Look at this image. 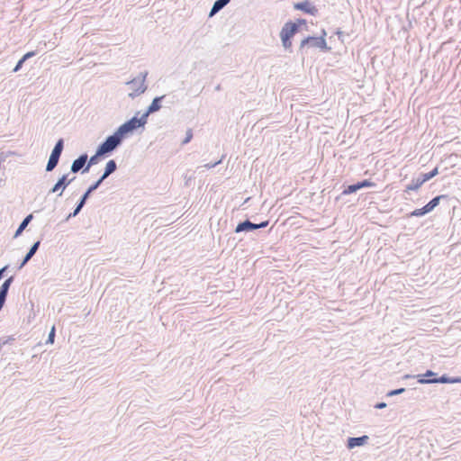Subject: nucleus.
Returning <instances> with one entry per match:
<instances>
[{
  "instance_id": "7",
  "label": "nucleus",
  "mask_w": 461,
  "mask_h": 461,
  "mask_svg": "<svg viewBox=\"0 0 461 461\" xmlns=\"http://www.w3.org/2000/svg\"><path fill=\"white\" fill-rule=\"evenodd\" d=\"M101 184L97 181H95L93 184H91L88 188L86 190V192L81 195V197L77 202V204L73 210L72 212H70L67 218L66 221H68L69 219L76 217L83 209V207L86 205L87 200L91 196V194L97 190L100 187Z\"/></svg>"
},
{
  "instance_id": "38",
  "label": "nucleus",
  "mask_w": 461,
  "mask_h": 461,
  "mask_svg": "<svg viewBox=\"0 0 461 461\" xmlns=\"http://www.w3.org/2000/svg\"><path fill=\"white\" fill-rule=\"evenodd\" d=\"M415 353H416L419 357H421V356H422V355H421V353H420V350H417V349H413V350L410 349V350H408L405 354L409 355V357H414V354H415Z\"/></svg>"
},
{
  "instance_id": "23",
  "label": "nucleus",
  "mask_w": 461,
  "mask_h": 461,
  "mask_svg": "<svg viewBox=\"0 0 461 461\" xmlns=\"http://www.w3.org/2000/svg\"><path fill=\"white\" fill-rule=\"evenodd\" d=\"M33 219V214L30 213L22 221V222L19 224L17 230H15V233L14 235V238L16 239L19 236L22 235L23 231L26 229L28 224L32 221Z\"/></svg>"
},
{
  "instance_id": "17",
  "label": "nucleus",
  "mask_w": 461,
  "mask_h": 461,
  "mask_svg": "<svg viewBox=\"0 0 461 461\" xmlns=\"http://www.w3.org/2000/svg\"><path fill=\"white\" fill-rule=\"evenodd\" d=\"M407 381L408 380H405V394H408V397L416 399L425 397L420 388L414 387L412 383H408Z\"/></svg>"
},
{
  "instance_id": "14",
  "label": "nucleus",
  "mask_w": 461,
  "mask_h": 461,
  "mask_svg": "<svg viewBox=\"0 0 461 461\" xmlns=\"http://www.w3.org/2000/svg\"><path fill=\"white\" fill-rule=\"evenodd\" d=\"M369 437L366 435H363L360 437H349L347 439V447L348 449H353L357 447H362L367 443Z\"/></svg>"
},
{
  "instance_id": "46",
  "label": "nucleus",
  "mask_w": 461,
  "mask_h": 461,
  "mask_svg": "<svg viewBox=\"0 0 461 461\" xmlns=\"http://www.w3.org/2000/svg\"><path fill=\"white\" fill-rule=\"evenodd\" d=\"M413 441V438H410L409 441L406 442V444H409L410 442Z\"/></svg>"
},
{
  "instance_id": "27",
  "label": "nucleus",
  "mask_w": 461,
  "mask_h": 461,
  "mask_svg": "<svg viewBox=\"0 0 461 461\" xmlns=\"http://www.w3.org/2000/svg\"><path fill=\"white\" fill-rule=\"evenodd\" d=\"M15 155L14 151H1L0 152V168L2 167V164L6 161V159L10 157Z\"/></svg>"
},
{
  "instance_id": "33",
  "label": "nucleus",
  "mask_w": 461,
  "mask_h": 461,
  "mask_svg": "<svg viewBox=\"0 0 461 461\" xmlns=\"http://www.w3.org/2000/svg\"><path fill=\"white\" fill-rule=\"evenodd\" d=\"M403 393V387L397 388L394 390H391L386 393V397H391L398 394H402Z\"/></svg>"
},
{
  "instance_id": "44",
  "label": "nucleus",
  "mask_w": 461,
  "mask_h": 461,
  "mask_svg": "<svg viewBox=\"0 0 461 461\" xmlns=\"http://www.w3.org/2000/svg\"><path fill=\"white\" fill-rule=\"evenodd\" d=\"M326 36H327V32L325 31V29H321V34L318 37H323V39H326Z\"/></svg>"
},
{
  "instance_id": "24",
  "label": "nucleus",
  "mask_w": 461,
  "mask_h": 461,
  "mask_svg": "<svg viewBox=\"0 0 461 461\" xmlns=\"http://www.w3.org/2000/svg\"><path fill=\"white\" fill-rule=\"evenodd\" d=\"M358 190H360V185L358 183H354L351 185H348L344 188V190L341 193V195H348L351 194L357 193Z\"/></svg>"
},
{
  "instance_id": "37",
  "label": "nucleus",
  "mask_w": 461,
  "mask_h": 461,
  "mask_svg": "<svg viewBox=\"0 0 461 461\" xmlns=\"http://www.w3.org/2000/svg\"><path fill=\"white\" fill-rule=\"evenodd\" d=\"M268 224H269V220L263 221L259 223H256L257 230L267 228L268 226Z\"/></svg>"
},
{
  "instance_id": "35",
  "label": "nucleus",
  "mask_w": 461,
  "mask_h": 461,
  "mask_svg": "<svg viewBox=\"0 0 461 461\" xmlns=\"http://www.w3.org/2000/svg\"><path fill=\"white\" fill-rule=\"evenodd\" d=\"M54 149H59L61 151H63L64 149V140L62 138L59 139L55 145H54Z\"/></svg>"
},
{
  "instance_id": "41",
  "label": "nucleus",
  "mask_w": 461,
  "mask_h": 461,
  "mask_svg": "<svg viewBox=\"0 0 461 461\" xmlns=\"http://www.w3.org/2000/svg\"><path fill=\"white\" fill-rule=\"evenodd\" d=\"M335 34L338 36L339 40H340L343 42L342 37L344 35V32L340 29H337Z\"/></svg>"
},
{
  "instance_id": "21",
  "label": "nucleus",
  "mask_w": 461,
  "mask_h": 461,
  "mask_svg": "<svg viewBox=\"0 0 461 461\" xmlns=\"http://www.w3.org/2000/svg\"><path fill=\"white\" fill-rule=\"evenodd\" d=\"M422 185H423V183L421 182V180L420 179L419 176H417L416 178H413L410 184L406 185H405V200H409V198L406 196V194H410L411 191L418 190ZM410 200H411V199L410 198Z\"/></svg>"
},
{
  "instance_id": "12",
  "label": "nucleus",
  "mask_w": 461,
  "mask_h": 461,
  "mask_svg": "<svg viewBox=\"0 0 461 461\" xmlns=\"http://www.w3.org/2000/svg\"><path fill=\"white\" fill-rule=\"evenodd\" d=\"M165 97L166 95H160L153 98L151 104L147 107L146 111L142 114L148 119L150 114L159 111L162 107L161 104Z\"/></svg>"
},
{
  "instance_id": "31",
  "label": "nucleus",
  "mask_w": 461,
  "mask_h": 461,
  "mask_svg": "<svg viewBox=\"0 0 461 461\" xmlns=\"http://www.w3.org/2000/svg\"><path fill=\"white\" fill-rule=\"evenodd\" d=\"M418 176L420 177L423 184L434 177L430 172L420 173Z\"/></svg>"
},
{
  "instance_id": "18",
  "label": "nucleus",
  "mask_w": 461,
  "mask_h": 461,
  "mask_svg": "<svg viewBox=\"0 0 461 461\" xmlns=\"http://www.w3.org/2000/svg\"><path fill=\"white\" fill-rule=\"evenodd\" d=\"M429 382H435V384H456L461 382V377H450L444 374L440 376L437 375V378L429 379Z\"/></svg>"
},
{
  "instance_id": "22",
  "label": "nucleus",
  "mask_w": 461,
  "mask_h": 461,
  "mask_svg": "<svg viewBox=\"0 0 461 461\" xmlns=\"http://www.w3.org/2000/svg\"><path fill=\"white\" fill-rule=\"evenodd\" d=\"M107 158L104 153L96 148L95 153L90 158L87 157V167L90 169L92 166L96 165L101 158Z\"/></svg>"
},
{
  "instance_id": "4",
  "label": "nucleus",
  "mask_w": 461,
  "mask_h": 461,
  "mask_svg": "<svg viewBox=\"0 0 461 461\" xmlns=\"http://www.w3.org/2000/svg\"><path fill=\"white\" fill-rule=\"evenodd\" d=\"M300 31L298 30L297 25L292 23V20L287 21L281 29L279 36L281 39L282 46L290 53L293 52V38Z\"/></svg>"
},
{
  "instance_id": "29",
  "label": "nucleus",
  "mask_w": 461,
  "mask_h": 461,
  "mask_svg": "<svg viewBox=\"0 0 461 461\" xmlns=\"http://www.w3.org/2000/svg\"><path fill=\"white\" fill-rule=\"evenodd\" d=\"M56 337V328L53 326L48 335L46 344H53Z\"/></svg>"
},
{
  "instance_id": "9",
  "label": "nucleus",
  "mask_w": 461,
  "mask_h": 461,
  "mask_svg": "<svg viewBox=\"0 0 461 461\" xmlns=\"http://www.w3.org/2000/svg\"><path fill=\"white\" fill-rule=\"evenodd\" d=\"M294 10L301 11L305 14L317 16L319 14L318 8L313 5L311 0H304L302 2L294 3Z\"/></svg>"
},
{
  "instance_id": "30",
  "label": "nucleus",
  "mask_w": 461,
  "mask_h": 461,
  "mask_svg": "<svg viewBox=\"0 0 461 461\" xmlns=\"http://www.w3.org/2000/svg\"><path fill=\"white\" fill-rule=\"evenodd\" d=\"M358 185H360V189L365 187H373L375 185L374 182H372L370 179H363L361 181L357 182Z\"/></svg>"
},
{
  "instance_id": "13",
  "label": "nucleus",
  "mask_w": 461,
  "mask_h": 461,
  "mask_svg": "<svg viewBox=\"0 0 461 461\" xmlns=\"http://www.w3.org/2000/svg\"><path fill=\"white\" fill-rule=\"evenodd\" d=\"M117 163L114 159H110L107 161L105 167H104V172L102 174V176L96 180L97 182H99L101 185L103 184V182L108 177L110 176L113 173H114L116 170H117Z\"/></svg>"
},
{
  "instance_id": "16",
  "label": "nucleus",
  "mask_w": 461,
  "mask_h": 461,
  "mask_svg": "<svg viewBox=\"0 0 461 461\" xmlns=\"http://www.w3.org/2000/svg\"><path fill=\"white\" fill-rule=\"evenodd\" d=\"M256 230H257L256 223L250 221L249 219H246L245 221H240L237 224L234 231L236 233H240V232L248 233V232L254 231Z\"/></svg>"
},
{
  "instance_id": "11",
  "label": "nucleus",
  "mask_w": 461,
  "mask_h": 461,
  "mask_svg": "<svg viewBox=\"0 0 461 461\" xmlns=\"http://www.w3.org/2000/svg\"><path fill=\"white\" fill-rule=\"evenodd\" d=\"M438 374L432 370H427L424 374H405V380L417 379V384H435V382H429L427 380L437 378Z\"/></svg>"
},
{
  "instance_id": "40",
  "label": "nucleus",
  "mask_w": 461,
  "mask_h": 461,
  "mask_svg": "<svg viewBox=\"0 0 461 461\" xmlns=\"http://www.w3.org/2000/svg\"><path fill=\"white\" fill-rule=\"evenodd\" d=\"M8 267H9V266L6 265V266L3 267L2 268H0V280H2L5 277Z\"/></svg>"
},
{
  "instance_id": "8",
  "label": "nucleus",
  "mask_w": 461,
  "mask_h": 461,
  "mask_svg": "<svg viewBox=\"0 0 461 461\" xmlns=\"http://www.w3.org/2000/svg\"><path fill=\"white\" fill-rule=\"evenodd\" d=\"M87 153H82L76 159L73 160L70 172L77 174L81 172L82 174L88 173L89 168L87 167Z\"/></svg>"
},
{
  "instance_id": "10",
  "label": "nucleus",
  "mask_w": 461,
  "mask_h": 461,
  "mask_svg": "<svg viewBox=\"0 0 461 461\" xmlns=\"http://www.w3.org/2000/svg\"><path fill=\"white\" fill-rule=\"evenodd\" d=\"M76 179V176L72 177V178H68V174H64L63 176H61L58 181L56 182V184L50 189L49 191V194H55L59 191H60V193L58 194L59 196H60L62 194V193L64 192V190Z\"/></svg>"
},
{
  "instance_id": "20",
  "label": "nucleus",
  "mask_w": 461,
  "mask_h": 461,
  "mask_svg": "<svg viewBox=\"0 0 461 461\" xmlns=\"http://www.w3.org/2000/svg\"><path fill=\"white\" fill-rule=\"evenodd\" d=\"M230 2V0H216L209 12V17L214 16L221 10H222Z\"/></svg>"
},
{
  "instance_id": "43",
  "label": "nucleus",
  "mask_w": 461,
  "mask_h": 461,
  "mask_svg": "<svg viewBox=\"0 0 461 461\" xmlns=\"http://www.w3.org/2000/svg\"><path fill=\"white\" fill-rule=\"evenodd\" d=\"M433 176H436L438 174V167H434L431 171H429Z\"/></svg>"
},
{
  "instance_id": "34",
  "label": "nucleus",
  "mask_w": 461,
  "mask_h": 461,
  "mask_svg": "<svg viewBox=\"0 0 461 461\" xmlns=\"http://www.w3.org/2000/svg\"><path fill=\"white\" fill-rule=\"evenodd\" d=\"M14 340V339L13 337H2L0 338V346L10 344Z\"/></svg>"
},
{
  "instance_id": "32",
  "label": "nucleus",
  "mask_w": 461,
  "mask_h": 461,
  "mask_svg": "<svg viewBox=\"0 0 461 461\" xmlns=\"http://www.w3.org/2000/svg\"><path fill=\"white\" fill-rule=\"evenodd\" d=\"M418 176L420 177L423 184L434 177L430 172L420 173Z\"/></svg>"
},
{
  "instance_id": "2",
  "label": "nucleus",
  "mask_w": 461,
  "mask_h": 461,
  "mask_svg": "<svg viewBox=\"0 0 461 461\" xmlns=\"http://www.w3.org/2000/svg\"><path fill=\"white\" fill-rule=\"evenodd\" d=\"M445 195H437L433 197L427 204L421 208L410 210V204L405 203V220H410L412 217H422L431 212L440 203V200L445 199Z\"/></svg>"
},
{
  "instance_id": "28",
  "label": "nucleus",
  "mask_w": 461,
  "mask_h": 461,
  "mask_svg": "<svg viewBox=\"0 0 461 461\" xmlns=\"http://www.w3.org/2000/svg\"><path fill=\"white\" fill-rule=\"evenodd\" d=\"M193 137H194L193 130L191 128L187 129V131L185 132V137L182 140L181 145L184 146V145L188 144L192 140Z\"/></svg>"
},
{
  "instance_id": "3",
  "label": "nucleus",
  "mask_w": 461,
  "mask_h": 461,
  "mask_svg": "<svg viewBox=\"0 0 461 461\" xmlns=\"http://www.w3.org/2000/svg\"><path fill=\"white\" fill-rule=\"evenodd\" d=\"M124 139L122 133L116 129L114 132L108 135L97 148L102 150L106 157H109L122 144Z\"/></svg>"
},
{
  "instance_id": "42",
  "label": "nucleus",
  "mask_w": 461,
  "mask_h": 461,
  "mask_svg": "<svg viewBox=\"0 0 461 461\" xmlns=\"http://www.w3.org/2000/svg\"><path fill=\"white\" fill-rule=\"evenodd\" d=\"M386 407V403L384 402H377L375 405V409H383Z\"/></svg>"
},
{
  "instance_id": "6",
  "label": "nucleus",
  "mask_w": 461,
  "mask_h": 461,
  "mask_svg": "<svg viewBox=\"0 0 461 461\" xmlns=\"http://www.w3.org/2000/svg\"><path fill=\"white\" fill-rule=\"evenodd\" d=\"M305 48H316L322 52L330 51L331 48L328 46L326 39L318 36H307L303 38L299 46V51L303 54Z\"/></svg>"
},
{
  "instance_id": "19",
  "label": "nucleus",
  "mask_w": 461,
  "mask_h": 461,
  "mask_svg": "<svg viewBox=\"0 0 461 461\" xmlns=\"http://www.w3.org/2000/svg\"><path fill=\"white\" fill-rule=\"evenodd\" d=\"M37 55V50H32L26 52L16 63L15 67L13 69L14 73L18 72L20 69H22L23 64L30 59L31 58Z\"/></svg>"
},
{
  "instance_id": "45",
  "label": "nucleus",
  "mask_w": 461,
  "mask_h": 461,
  "mask_svg": "<svg viewBox=\"0 0 461 461\" xmlns=\"http://www.w3.org/2000/svg\"><path fill=\"white\" fill-rule=\"evenodd\" d=\"M413 202H414L416 204L421 203H422V198H421V197H419V198H417L416 200H413Z\"/></svg>"
},
{
  "instance_id": "15",
  "label": "nucleus",
  "mask_w": 461,
  "mask_h": 461,
  "mask_svg": "<svg viewBox=\"0 0 461 461\" xmlns=\"http://www.w3.org/2000/svg\"><path fill=\"white\" fill-rule=\"evenodd\" d=\"M41 242V240H39L35 241L31 246L29 250L27 251V253L23 257V260L21 261V263H20V265L18 267V269H22L31 260V258L36 254V252L38 251V249L40 248Z\"/></svg>"
},
{
  "instance_id": "25",
  "label": "nucleus",
  "mask_w": 461,
  "mask_h": 461,
  "mask_svg": "<svg viewBox=\"0 0 461 461\" xmlns=\"http://www.w3.org/2000/svg\"><path fill=\"white\" fill-rule=\"evenodd\" d=\"M59 162V159L50 156L45 170L47 172L53 171L55 169V167L58 166Z\"/></svg>"
},
{
  "instance_id": "39",
  "label": "nucleus",
  "mask_w": 461,
  "mask_h": 461,
  "mask_svg": "<svg viewBox=\"0 0 461 461\" xmlns=\"http://www.w3.org/2000/svg\"><path fill=\"white\" fill-rule=\"evenodd\" d=\"M221 161H222V159H220L214 163H208V164L204 165V167L208 169H211V168L215 167L217 165L221 164Z\"/></svg>"
},
{
  "instance_id": "26",
  "label": "nucleus",
  "mask_w": 461,
  "mask_h": 461,
  "mask_svg": "<svg viewBox=\"0 0 461 461\" xmlns=\"http://www.w3.org/2000/svg\"><path fill=\"white\" fill-rule=\"evenodd\" d=\"M292 23L297 25L298 30L301 31V28L304 26L305 30L308 31L307 21L303 18H297L294 21H292Z\"/></svg>"
},
{
  "instance_id": "36",
  "label": "nucleus",
  "mask_w": 461,
  "mask_h": 461,
  "mask_svg": "<svg viewBox=\"0 0 461 461\" xmlns=\"http://www.w3.org/2000/svg\"><path fill=\"white\" fill-rule=\"evenodd\" d=\"M61 154H62L61 150L56 149L53 148L50 156L52 157V158L59 159Z\"/></svg>"
},
{
  "instance_id": "1",
  "label": "nucleus",
  "mask_w": 461,
  "mask_h": 461,
  "mask_svg": "<svg viewBox=\"0 0 461 461\" xmlns=\"http://www.w3.org/2000/svg\"><path fill=\"white\" fill-rule=\"evenodd\" d=\"M139 114L140 112H137L133 117L127 120L117 128V130L124 138H126L129 134H132L139 129H145V125L147 124L148 120L143 114H141L140 117H138Z\"/></svg>"
},
{
  "instance_id": "5",
  "label": "nucleus",
  "mask_w": 461,
  "mask_h": 461,
  "mask_svg": "<svg viewBox=\"0 0 461 461\" xmlns=\"http://www.w3.org/2000/svg\"><path fill=\"white\" fill-rule=\"evenodd\" d=\"M148 74V71L140 72L137 77L126 83L129 88L132 90V92L128 95L130 98L134 99L147 90L148 86L145 81Z\"/></svg>"
}]
</instances>
